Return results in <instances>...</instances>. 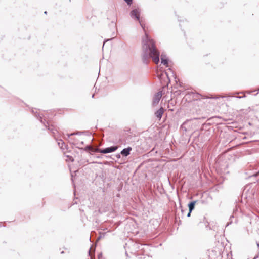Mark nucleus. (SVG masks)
Masks as SVG:
<instances>
[{"mask_svg":"<svg viewBox=\"0 0 259 259\" xmlns=\"http://www.w3.org/2000/svg\"><path fill=\"white\" fill-rule=\"evenodd\" d=\"M143 59L146 61L148 58H151L153 61L158 64L159 61V52L156 49L153 40L148 38L145 34V38L143 40Z\"/></svg>","mask_w":259,"mask_h":259,"instance_id":"nucleus-1","label":"nucleus"},{"mask_svg":"<svg viewBox=\"0 0 259 259\" xmlns=\"http://www.w3.org/2000/svg\"><path fill=\"white\" fill-rule=\"evenodd\" d=\"M131 16L132 18H135L137 20H138L141 27L143 28L144 30H145L144 26L143 24L142 23L141 21L140 20V11L139 9H136L135 10H133L131 12Z\"/></svg>","mask_w":259,"mask_h":259,"instance_id":"nucleus-2","label":"nucleus"},{"mask_svg":"<svg viewBox=\"0 0 259 259\" xmlns=\"http://www.w3.org/2000/svg\"><path fill=\"white\" fill-rule=\"evenodd\" d=\"M162 96V94L161 91H159L154 95L152 101L153 106H156L158 104Z\"/></svg>","mask_w":259,"mask_h":259,"instance_id":"nucleus-3","label":"nucleus"},{"mask_svg":"<svg viewBox=\"0 0 259 259\" xmlns=\"http://www.w3.org/2000/svg\"><path fill=\"white\" fill-rule=\"evenodd\" d=\"M117 149V146H112L110 147L106 148L105 149H99V152L101 153L106 154V153H109L114 152Z\"/></svg>","mask_w":259,"mask_h":259,"instance_id":"nucleus-4","label":"nucleus"},{"mask_svg":"<svg viewBox=\"0 0 259 259\" xmlns=\"http://www.w3.org/2000/svg\"><path fill=\"white\" fill-rule=\"evenodd\" d=\"M164 109L163 107H161L159 110H158L155 113V116L158 118L160 120L162 116V115L164 113Z\"/></svg>","mask_w":259,"mask_h":259,"instance_id":"nucleus-5","label":"nucleus"},{"mask_svg":"<svg viewBox=\"0 0 259 259\" xmlns=\"http://www.w3.org/2000/svg\"><path fill=\"white\" fill-rule=\"evenodd\" d=\"M161 63L165 65L166 67H168V60L166 56V55L162 54L161 55Z\"/></svg>","mask_w":259,"mask_h":259,"instance_id":"nucleus-6","label":"nucleus"},{"mask_svg":"<svg viewBox=\"0 0 259 259\" xmlns=\"http://www.w3.org/2000/svg\"><path fill=\"white\" fill-rule=\"evenodd\" d=\"M132 150V148L128 147L127 148L123 149L121 152V154L124 156H127L130 154V152Z\"/></svg>","mask_w":259,"mask_h":259,"instance_id":"nucleus-7","label":"nucleus"},{"mask_svg":"<svg viewBox=\"0 0 259 259\" xmlns=\"http://www.w3.org/2000/svg\"><path fill=\"white\" fill-rule=\"evenodd\" d=\"M195 203H196L195 201H192L189 204L188 206H189V211H190V212H191L192 211V210L194 208V206H195Z\"/></svg>","mask_w":259,"mask_h":259,"instance_id":"nucleus-8","label":"nucleus"},{"mask_svg":"<svg viewBox=\"0 0 259 259\" xmlns=\"http://www.w3.org/2000/svg\"><path fill=\"white\" fill-rule=\"evenodd\" d=\"M58 144L62 149H64L63 146L64 145V142L62 140H59L58 141Z\"/></svg>","mask_w":259,"mask_h":259,"instance_id":"nucleus-9","label":"nucleus"},{"mask_svg":"<svg viewBox=\"0 0 259 259\" xmlns=\"http://www.w3.org/2000/svg\"><path fill=\"white\" fill-rule=\"evenodd\" d=\"M66 157L67 158V159H66V160L67 161H73L74 159H73V158H72V156H70L67 155Z\"/></svg>","mask_w":259,"mask_h":259,"instance_id":"nucleus-10","label":"nucleus"},{"mask_svg":"<svg viewBox=\"0 0 259 259\" xmlns=\"http://www.w3.org/2000/svg\"><path fill=\"white\" fill-rule=\"evenodd\" d=\"M127 3V4L128 5H130L132 2V0H124Z\"/></svg>","mask_w":259,"mask_h":259,"instance_id":"nucleus-11","label":"nucleus"},{"mask_svg":"<svg viewBox=\"0 0 259 259\" xmlns=\"http://www.w3.org/2000/svg\"><path fill=\"white\" fill-rule=\"evenodd\" d=\"M191 212H190V211H189V213H188V214H187V216H188V217H190V216Z\"/></svg>","mask_w":259,"mask_h":259,"instance_id":"nucleus-12","label":"nucleus"},{"mask_svg":"<svg viewBox=\"0 0 259 259\" xmlns=\"http://www.w3.org/2000/svg\"><path fill=\"white\" fill-rule=\"evenodd\" d=\"M257 246L258 247V248L259 249V243L257 242Z\"/></svg>","mask_w":259,"mask_h":259,"instance_id":"nucleus-13","label":"nucleus"},{"mask_svg":"<svg viewBox=\"0 0 259 259\" xmlns=\"http://www.w3.org/2000/svg\"><path fill=\"white\" fill-rule=\"evenodd\" d=\"M165 74H166V76L168 77V74H167V73H165Z\"/></svg>","mask_w":259,"mask_h":259,"instance_id":"nucleus-14","label":"nucleus"},{"mask_svg":"<svg viewBox=\"0 0 259 259\" xmlns=\"http://www.w3.org/2000/svg\"><path fill=\"white\" fill-rule=\"evenodd\" d=\"M256 258H257V256L255 257L253 259H256Z\"/></svg>","mask_w":259,"mask_h":259,"instance_id":"nucleus-15","label":"nucleus"}]
</instances>
